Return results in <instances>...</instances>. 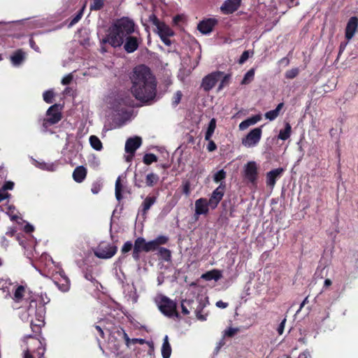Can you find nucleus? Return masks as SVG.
I'll return each instance as SVG.
<instances>
[{
  "label": "nucleus",
  "mask_w": 358,
  "mask_h": 358,
  "mask_svg": "<svg viewBox=\"0 0 358 358\" xmlns=\"http://www.w3.org/2000/svg\"><path fill=\"white\" fill-rule=\"evenodd\" d=\"M131 92L143 102L152 100L156 95V80L150 69L145 65L136 66L131 76Z\"/></svg>",
  "instance_id": "1"
},
{
  "label": "nucleus",
  "mask_w": 358,
  "mask_h": 358,
  "mask_svg": "<svg viewBox=\"0 0 358 358\" xmlns=\"http://www.w3.org/2000/svg\"><path fill=\"white\" fill-rule=\"evenodd\" d=\"M135 31V24L133 20L122 17L117 20L109 29L102 43H109L113 48L120 47L125 37Z\"/></svg>",
  "instance_id": "2"
},
{
  "label": "nucleus",
  "mask_w": 358,
  "mask_h": 358,
  "mask_svg": "<svg viewBox=\"0 0 358 358\" xmlns=\"http://www.w3.org/2000/svg\"><path fill=\"white\" fill-rule=\"evenodd\" d=\"M43 259L48 260L55 266V270L52 271V277L58 289L63 292H68L70 289L71 282L62 269L61 264L54 262L52 258L47 254L41 256V259Z\"/></svg>",
  "instance_id": "3"
},
{
  "label": "nucleus",
  "mask_w": 358,
  "mask_h": 358,
  "mask_svg": "<svg viewBox=\"0 0 358 358\" xmlns=\"http://www.w3.org/2000/svg\"><path fill=\"white\" fill-rule=\"evenodd\" d=\"M155 301L159 310L164 315L172 317H178L176 310V303L163 294H157L155 298Z\"/></svg>",
  "instance_id": "4"
},
{
  "label": "nucleus",
  "mask_w": 358,
  "mask_h": 358,
  "mask_svg": "<svg viewBox=\"0 0 358 358\" xmlns=\"http://www.w3.org/2000/svg\"><path fill=\"white\" fill-rule=\"evenodd\" d=\"M117 248L114 244L108 242H101L94 249L93 252L94 255L99 259H110L117 252Z\"/></svg>",
  "instance_id": "5"
},
{
  "label": "nucleus",
  "mask_w": 358,
  "mask_h": 358,
  "mask_svg": "<svg viewBox=\"0 0 358 358\" xmlns=\"http://www.w3.org/2000/svg\"><path fill=\"white\" fill-rule=\"evenodd\" d=\"M44 307L39 306L36 308V303L31 301L28 308V315L31 317V324L41 327L44 325Z\"/></svg>",
  "instance_id": "6"
},
{
  "label": "nucleus",
  "mask_w": 358,
  "mask_h": 358,
  "mask_svg": "<svg viewBox=\"0 0 358 358\" xmlns=\"http://www.w3.org/2000/svg\"><path fill=\"white\" fill-rule=\"evenodd\" d=\"M262 134L260 127L252 129L244 138H242V145L248 148H254L259 143Z\"/></svg>",
  "instance_id": "7"
},
{
  "label": "nucleus",
  "mask_w": 358,
  "mask_h": 358,
  "mask_svg": "<svg viewBox=\"0 0 358 358\" xmlns=\"http://www.w3.org/2000/svg\"><path fill=\"white\" fill-rule=\"evenodd\" d=\"M62 106L55 104L50 106L47 110V117L43 120V126L47 127L49 125L57 123L62 119Z\"/></svg>",
  "instance_id": "8"
},
{
  "label": "nucleus",
  "mask_w": 358,
  "mask_h": 358,
  "mask_svg": "<svg viewBox=\"0 0 358 358\" xmlns=\"http://www.w3.org/2000/svg\"><path fill=\"white\" fill-rule=\"evenodd\" d=\"M223 76V72L222 71H215L213 72L206 76H205L201 83V87L204 91L208 92L212 90L216 83L221 79Z\"/></svg>",
  "instance_id": "9"
},
{
  "label": "nucleus",
  "mask_w": 358,
  "mask_h": 358,
  "mask_svg": "<svg viewBox=\"0 0 358 358\" xmlns=\"http://www.w3.org/2000/svg\"><path fill=\"white\" fill-rule=\"evenodd\" d=\"M150 21L156 27L159 37L173 36V31L164 22L159 21L155 15L150 16Z\"/></svg>",
  "instance_id": "10"
},
{
  "label": "nucleus",
  "mask_w": 358,
  "mask_h": 358,
  "mask_svg": "<svg viewBox=\"0 0 358 358\" xmlns=\"http://www.w3.org/2000/svg\"><path fill=\"white\" fill-rule=\"evenodd\" d=\"M258 165L255 161L248 162L243 167L244 177L250 182L255 184L258 176Z\"/></svg>",
  "instance_id": "11"
},
{
  "label": "nucleus",
  "mask_w": 358,
  "mask_h": 358,
  "mask_svg": "<svg viewBox=\"0 0 358 358\" xmlns=\"http://www.w3.org/2000/svg\"><path fill=\"white\" fill-rule=\"evenodd\" d=\"M194 216L198 217L201 215H207L209 211L210 202L206 198H200L195 201Z\"/></svg>",
  "instance_id": "12"
},
{
  "label": "nucleus",
  "mask_w": 358,
  "mask_h": 358,
  "mask_svg": "<svg viewBox=\"0 0 358 358\" xmlns=\"http://www.w3.org/2000/svg\"><path fill=\"white\" fill-rule=\"evenodd\" d=\"M224 194V186L220 184L212 193L208 201L210 202V207L215 209L220 201L222 200Z\"/></svg>",
  "instance_id": "13"
},
{
  "label": "nucleus",
  "mask_w": 358,
  "mask_h": 358,
  "mask_svg": "<svg viewBox=\"0 0 358 358\" xmlns=\"http://www.w3.org/2000/svg\"><path fill=\"white\" fill-rule=\"evenodd\" d=\"M124 49L127 53H132L136 51L141 43V40L136 37L128 35L125 37L124 40Z\"/></svg>",
  "instance_id": "14"
},
{
  "label": "nucleus",
  "mask_w": 358,
  "mask_h": 358,
  "mask_svg": "<svg viewBox=\"0 0 358 358\" xmlns=\"http://www.w3.org/2000/svg\"><path fill=\"white\" fill-rule=\"evenodd\" d=\"M358 28V18L357 17H351L345 27V38L348 41L351 40L356 34Z\"/></svg>",
  "instance_id": "15"
},
{
  "label": "nucleus",
  "mask_w": 358,
  "mask_h": 358,
  "mask_svg": "<svg viewBox=\"0 0 358 358\" xmlns=\"http://www.w3.org/2000/svg\"><path fill=\"white\" fill-rule=\"evenodd\" d=\"M142 140L138 136L129 138L127 140L125 143V152L129 153L131 156L134 155L135 151L141 145Z\"/></svg>",
  "instance_id": "16"
},
{
  "label": "nucleus",
  "mask_w": 358,
  "mask_h": 358,
  "mask_svg": "<svg viewBox=\"0 0 358 358\" xmlns=\"http://www.w3.org/2000/svg\"><path fill=\"white\" fill-rule=\"evenodd\" d=\"M284 172V169L278 168L266 173V185L270 187L271 189L275 186L276 180L280 178L282 173Z\"/></svg>",
  "instance_id": "17"
},
{
  "label": "nucleus",
  "mask_w": 358,
  "mask_h": 358,
  "mask_svg": "<svg viewBox=\"0 0 358 358\" xmlns=\"http://www.w3.org/2000/svg\"><path fill=\"white\" fill-rule=\"evenodd\" d=\"M146 241L143 237L137 238L134 244V250L132 253L133 258L135 260H138L140 257V253L141 252H145Z\"/></svg>",
  "instance_id": "18"
},
{
  "label": "nucleus",
  "mask_w": 358,
  "mask_h": 358,
  "mask_svg": "<svg viewBox=\"0 0 358 358\" xmlns=\"http://www.w3.org/2000/svg\"><path fill=\"white\" fill-rule=\"evenodd\" d=\"M241 0H227L221 6L220 10L224 14H230L240 6Z\"/></svg>",
  "instance_id": "19"
},
{
  "label": "nucleus",
  "mask_w": 358,
  "mask_h": 358,
  "mask_svg": "<svg viewBox=\"0 0 358 358\" xmlns=\"http://www.w3.org/2000/svg\"><path fill=\"white\" fill-rule=\"evenodd\" d=\"M217 20L215 18H209L205 20L201 21L198 24V29L199 31L203 34H208L210 33L213 30V28L214 26L217 24Z\"/></svg>",
  "instance_id": "20"
},
{
  "label": "nucleus",
  "mask_w": 358,
  "mask_h": 358,
  "mask_svg": "<svg viewBox=\"0 0 358 358\" xmlns=\"http://www.w3.org/2000/svg\"><path fill=\"white\" fill-rule=\"evenodd\" d=\"M261 120L262 116L260 115H256L241 122L238 125V128L241 131L245 130L249 127L254 125L258 122H259Z\"/></svg>",
  "instance_id": "21"
},
{
  "label": "nucleus",
  "mask_w": 358,
  "mask_h": 358,
  "mask_svg": "<svg viewBox=\"0 0 358 358\" xmlns=\"http://www.w3.org/2000/svg\"><path fill=\"white\" fill-rule=\"evenodd\" d=\"M87 175V170L83 166H80L75 169L73 173V180L77 182H81L84 180Z\"/></svg>",
  "instance_id": "22"
},
{
  "label": "nucleus",
  "mask_w": 358,
  "mask_h": 358,
  "mask_svg": "<svg viewBox=\"0 0 358 358\" xmlns=\"http://www.w3.org/2000/svg\"><path fill=\"white\" fill-rule=\"evenodd\" d=\"M25 293L26 287L23 285H18L15 289L12 299L14 301V302L20 303L23 301Z\"/></svg>",
  "instance_id": "23"
},
{
  "label": "nucleus",
  "mask_w": 358,
  "mask_h": 358,
  "mask_svg": "<svg viewBox=\"0 0 358 358\" xmlns=\"http://www.w3.org/2000/svg\"><path fill=\"white\" fill-rule=\"evenodd\" d=\"M161 351L163 358H170L171 355V347L169 342V337L167 335L164 338Z\"/></svg>",
  "instance_id": "24"
},
{
  "label": "nucleus",
  "mask_w": 358,
  "mask_h": 358,
  "mask_svg": "<svg viewBox=\"0 0 358 358\" xmlns=\"http://www.w3.org/2000/svg\"><path fill=\"white\" fill-rule=\"evenodd\" d=\"M0 208L2 211L5 212L12 220H18L17 212L16 211L14 206H12L8 204H6L4 206H0Z\"/></svg>",
  "instance_id": "25"
},
{
  "label": "nucleus",
  "mask_w": 358,
  "mask_h": 358,
  "mask_svg": "<svg viewBox=\"0 0 358 358\" xmlns=\"http://www.w3.org/2000/svg\"><path fill=\"white\" fill-rule=\"evenodd\" d=\"M24 59V53L22 50H17L11 57L10 60L13 66H17L22 64Z\"/></svg>",
  "instance_id": "26"
},
{
  "label": "nucleus",
  "mask_w": 358,
  "mask_h": 358,
  "mask_svg": "<svg viewBox=\"0 0 358 358\" xmlns=\"http://www.w3.org/2000/svg\"><path fill=\"white\" fill-rule=\"evenodd\" d=\"M222 277V274L220 271L217 270H212L210 271L206 272V273H203L201 275V278L206 280H218Z\"/></svg>",
  "instance_id": "27"
},
{
  "label": "nucleus",
  "mask_w": 358,
  "mask_h": 358,
  "mask_svg": "<svg viewBox=\"0 0 358 358\" xmlns=\"http://www.w3.org/2000/svg\"><path fill=\"white\" fill-rule=\"evenodd\" d=\"M34 164L38 168L48 171H55L57 169V165L55 163L36 161Z\"/></svg>",
  "instance_id": "28"
},
{
  "label": "nucleus",
  "mask_w": 358,
  "mask_h": 358,
  "mask_svg": "<svg viewBox=\"0 0 358 358\" xmlns=\"http://www.w3.org/2000/svg\"><path fill=\"white\" fill-rule=\"evenodd\" d=\"M283 107V103H280L275 109L268 111L265 113V117L271 121L274 120L280 114V111Z\"/></svg>",
  "instance_id": "29"
},
{
  "label": "nucleus",
  "mask_w": 358,
  "mask_h": 358,
  "mask_svg": "<svg viewBox=\"0 0 358 358\" xmlns=\"http://www.w3.org/2000/svg\"><path fill=\"white\" fill-rule=\"evenodd\" d=\"M156 198L153 196H148L145 199L142 203V211L145 215L147 211L150 208V207L155 203Z\"/></svg>",
  "instance_id": "30"
},
{
  "label": "nucleus",
  "mask_w": 358,
  "mask_h": 358,
  "mask_svg": "<svg viewBox=\"0 0 358 358\" xmlns=\"http://www.w3.org/2000/svg\"><path fill=\"white\" fill-rule=\"evenodd\" d=\"M292 127L289 123L285 124V128L279 132L278 138L282 141L288 139L291 135Z\"/></svg>",
  "instance_id": "31"
},
{
  "label": "nucleus",
  "mask_w": 358,
  "mask_h": 358,
  "mask_svg": "<svg viewBox=\"0 0 358 358\" xmlns=\"http://www.w3.org/2000/svg\"><path fill=\"white\" fill-rule=\"evenodd\" d=\"M215 127H216V120H215V119L213 118L210 121L207 131L206 132L205 139L206 141H210V139L211 138V137L215 131Z\"/></svg>",
  "instance_id": "32"
},
{
  "label": "nucleus",
  "mask_w": 358,
  "mask_h": 358,
  "mask_svg": "<svg viewBox=\"0 0 358 358\" xmlns=\"http://www.w3.org/2000/svg\"><path fill=\"white\" fill-rule=\"evenodd\" d=\"M90 143L92 148H94V150L97 151H100L102 150V143L97 136H91L90 137Z\"/></svg>",
  "instance_id": "33"
},
{
  "label": "nucleus",
  "mask_w": 358,
  "mask_h": 358,
  "mask_svg": "<svg viewBox=\"0 0 358 358\" xmlns=\"http://www.w3.org/2000/svg\"><path fill=\"white\" fill-rule=\"evenodd\" d=\"M158 255L162 259L166 262H170L171 259V251L165 248H158Z\"/></svg>",
  "instance_id": "34"
},
{
  "label": "nucleus",
  "mask_w": 358,
  "mask_h": 358,
  "mask_svg": "<svg viewBox=\"0 0 358 358\" xmlns=\"http://www.w3.org/2000/svg\"><path fill=\"white\" fill-rule=\"evenodd\" d=\"M159 180V176L153 173H149L147 175L145 178L146 185L149 187H152L155 185Z\"/></svg>",
  "instance_id": "35"
},
{
  "label": "nucleus",
  "mask_w": 358,
  "mask_h": 358,
  "mask_svg": "<svg viewBox=\"0 0 358 358\" xmlns=\"http://www.w3.org/2000/svg\"><path fill=\"white\" fill-rule=\"evenodd\" d=\"M254 77H255V69H251L245 74V76L241 81V84L242 85H248V84L250 83L253 80Z\"/></svg>",
  "instance_id": "36"
},
{
  "label": "nucleus",
  "mask_w": 358,
  "mask_h": 358,
  "mask_svg": "<svg viewBox=\"0 0 358 358\" xmlns=\"http://www.w3.org/2000/svg\"><path fill=\"white\" fill-rule=\"evenodd\" d=\"M11 286V282L7 279H1L0 280V289H2L3 292H7V294L6 297L8 296H10L9 292V287Z\"/></svg>",
  "instance_id": "37"
},
{
  "label": "nucleus",
  "mask_w": 358,
  "mask_h": 358,
  "mask_svg": "<svg viewBox=\"0 0 358 358\" xmlns=\"http://www.w3.org/2000/svg\"><path fill=\"white\" fill-rule=\"evenodd\" d=\"M231 76L229 74H224L220 79V83L217 87V92H220L225 86L228 85Z\"/></svg>",
  "instance_id": "38"
},
{
  "label": "nucleus",
  "mask_w": 358,
  "mask_h": 358,
  "mask_svg": "<svg viewBox=\"0 0 358 358\" xmlns=\"http://www.w3.org/2000/svg\"><path fill=\"white\" fill-rule=\"evenodd\" d=\"M122 185L120 183V177H118L115 182V197L118 201H120L122 199Z\"/></svg>",
  "instance_id": "39"
},
{
  "label": "nucleus",
  "mask_w": 358,
  "mask_h": 358,
  "mask_svg": "<svg viewBox=\"0 0 358 358\" xmlns=\"http://www.w3.org/2000/svg\"><path fill=\"white\" fill-rule=\"evenodd\" d=\"M157 161V156L152 153L145 154L143 157V162L147 165H150L152 163L155 162Z\"/></svg>",
  "instance_id": "40"
},
{
  "label": "nucleus",
  "mask_w": 358,
  "mask_h": 358,
  "mask_svg": "<svg viewBox=\"0 0 358 358\" xmlns=\"http://www.w3.org/2000/svg\"><path fill=\"white\" fill-rule=\"evenodd\" d=\"M31 339V345H38V354L40 356H42L44 352V348L41 346V343L38 339L34 338L31 337H29Z\"/></svg>",
  "instance_id": "41"
},
{
  "label": "nucleus",
  "mask_w": 358,
  "mask_h": 358,
  "mask_svg": "<svg viewBox=\"0 0 358 358\" xmlns=\"http://www.w3.org/2000/svg\"><path fill=\"white\" fill-rule=\"evenodd\" d=\"M240 329L238 327H229L224 331L223 336L224 337H232L239 332Z\"/></svg>",
  "instance_id": "42"
},
{
  "label": "nucleus",
  "mask_w": 358,
  "mask_h": 358,
  "mask_svg": "<svg viewBox=\"0 0 358 358\" xmlns=\"http://www.w3.org/2000/svg\"><path fill=\"white\" fill-rule=\"evenodd\" d=\"M226 178V172L224 170H220L214 174L213 180L215 182H219Z\"/></svg>",
  "instance_id": "43"
},
{
  "label": "nucleus",
  "mask_w": 358,
  "mask_h": 358,
  "mask_svg": "<svg viewBox=\"0 0 358 358\" xmlns=\"http://www.w3.org/2000/svg\"><path fill=\"white\" fill-rule=\"evenodd\" d=\"M117 333L120 336H122L124 339L127 347H129L132 344L131 339L129 338L128 335L123 329L117 330Z\"/></svg>",
  "instance_id": "44"
},
{
  "label": "nucleus",
  "mask_w": 358,
  "mask_h": 358,
  "mask_svg": "<svg viewBox=\"0 0 358 358\" xmlns=\"http://www.w3.org/2000/svg\"><path fill=\"white\" fill-rule=\"evenodd\" d=\"M53 96H54V93L52 90L45 91L43 94V100L46 103H50L52 102Z\"/></svg>",
  "instance_id": "45"
},
{
  "label": "nucleus",
  "mask_w": 358,
  "mask_h": 358,
  "mask_svg": "<svg viewBox=\"0 0 358 358\" xmlns=\"http://www.w3.org/2000/svg\"><path fill=\"white\" fill-rule=\"evenodd\" d=\"M299 72L298 68L292 69L286 71L285 77L288 79L294 78L299 74Z\"/></svg>",
  "instance_id": "46"
},
{
  "label": "nucleus",
  "mask_w": 358,
  "mask_h": 358,
  "mask_svg": "<svg viewBox=\"0 0 358 358\" xmlns=\"http://www.w3.org/2000/svg\"><path fill=\"white\" fill-rule=\"evenodd\" d=\"M145 246V252H149L150 251H154L158 249L154 240L148 242L146 241Z\"/></svg>",
  "instance_id": "47"
},
{
  "label": "nucleus",
  "mask_w": 358,
  "mask_h": 358,
  "mask_svg": "<svg viewBox=\"0 0 358 358\" xmlns=\"http://www.w3.org/2000/svg\"><path fill=\"white\" fill-rule=\"evenodd\" d=\"M108 348L111 350L113 353H114L116 355H119V349H120V344L119 343H113V341L108 342Z\"/></svg>",
  "instance_id": "48"
},
{
  "label": "nucleus",
  "mask_w": 358,
  "mask_h": 358,
  "mask_svg": "<svg viewBox=\"0 0 358 358\" xmlns=\"http://www.w3.org/2000/svg\"><path fill=\"white\" fill-rule=\"evenodd\" d=\"M103 5V0H93L92 3L90 5L91 10H99Z\"/></svg>",
  "instance_id": "49"
},
{
  "label": "nucleus",
  "mask_w": 358,
  "mask_h": 358,
  "mask_svg": "<svg viewBox=\"0 0 358 358\" xmlns=\"http://www.w3.org/2000/svg\"><path fill=\"white\" fill-rule=\"evenodd\" d=\"M168 240V237L165 236H159L157 237L155 239H154L158 248H159V245L166 244Z\"/></svg>",
  "instance_id": "50"
},
{
  "label": "nucleus",
  "mask_w": 358,
  "mask_h": 358,
  "mask_svg": "<svg viewBox=\"0 0 358 358\" xmlns=\"http://www.w3.org/2000/svg\"><path fill=\"white\" fill-rule=\"evenodd\" d=\"M89 164L90 167L93 169H97L100 166V160L99 158L93 156L90 160H89Z\"/></svg>",
  "instance_id": "51"
},
{
  "label": "nucleus",
  "mask_w": 358,
  "mask_h": 358,
  "mask_svg": "<svg viewBox=\"0 0 358 358\" xmlns=\"http://www.w3.org/2000/svg\"><path fill=\"white\" fill-rule=\"evenodd\" d=\"M182 96V92L180 91H177L173 97V101H172L173 105L177 106L180 102Z\"/></svg>",
  "instance_id": "52"
},
{
  "label": "nucleus",
  "mask_w": 358,
  "mask_h": 358,
  "mask_svg": "<svg viewBox=\"0 0 358 358\" xmlns=\"http://www.w3.org/2000/svg\"><path fill=\"white\" fill-rule=\"evenodd\" d=\"M132 247H134L133 243L131 241H127L124 243L121 251L122 253L128 252L132 249Z\"/></svg>",
  "instance_id": "53"
},
{
  "label": "nucleus",
  "mask_w": 358,
  "mask_h": 358,
  "mask_svg": "<svg viewBox=\"0 0 358 358\" xmlns=\"http://www.w3.org/2000/svg\"><path fill=\"white\" fill-rule=\"evenodd\" d=\"M84 7L78 12V14L72 19L71 21L69 26H73L75 24H76L82 17L83 15V11Z\"/></svg>",
  "instance_id": "54"
},
{
  "label": "nucleus",
  "mask_w": 358,
  "mask_h": 358,
  "mask_svg": "<svg viewBox=\"0 0 358 358\" xmlns=\"http://www.w3.org/2000/svg\"><path fill=\"white\" fill-rule=\"evenodd\" d=\"M101 189V184L96 182L92 185L91 190L93 194H96L100 192Z\"/></svg>",
  "instance_id": "55"
},
{
  "label": "nucleus",
  "mask_w": 358,
  "mask_h": 358,
  "mask_svg": "<svg viewBox=\"0 0 358 358\" xmlns=\"http://www.w3.org/2000/svg\"><path fill=\"white\" fill-rule=\"evenodd\" d=\"M73 79V76L71 74L66 75L62 80V83L64 85L69 84Z\"/></svg>",
  "instance_id": "56"
},
{
  "label": "nucleus",
  "mask_w": 358,
  "mask_h": 358,
  "mask_svg": "<svg viewBox=\"0 0 358 358\" xmlns=\"http://www.w3.org/2000/svg\"><path fill=\"white\" fill-rule=\"evenodd\" d=\"M249 58V52L244 51L239 59V63L243 64Z\"/></svg>",
  "instance_id": "57"
},
{
  "label": "nucleus",
  "mask_w": 358,
  "mask_h": 358,
  "mask_svg": "<svg viewBox=\"0 0 358 358\" xmlns=\"http://www.w3.org/2000/svg\"><path fill=\"white\" fill-rule=\"evenodd\" d=\"M285 323H286V319L285 318L284 320H282V321L280 322L279 327H278L277 331L280 335H282L284 331Z\"/></svg>",
  "instance_id": "58"
},
{
  "label": "nucleus",
  "mask_w": 358,
  "mask_h": 358,
  "mask_svg": "<svg viewBox=\"0 0 358 358\" xmlns=\"http://www.w3.org/2000/svg\"><path fill=\"white\" fill-rule=\"evenodd\" d=\"M13 187H14V183L13 182L8 181V182H5V184L3 185L2 188L3 189V190L6 191V190L13 189Z\"/></svg>",
  "instance_id": "59"
},
{
  "label": "nucleus",
  "mask_w": 358,
  "mask_h": 358,
  "mask_svg": "<svg viewBox=\"0 0 358 358\" xmlns=\"http://www.w3.org/2000/svg\"><path fill=\"white\" fill-rule=\"evenodd\" d=\"M8 196V194L2 187L0 188V201L7 199Z\"/></svg>",
  "instance_id": "60"
},
{
  "label": "nucleus",
  "mask_w": 358,
  "mask_h": 358,
  "mask_svg": "<svg viewBox=\"0 0 358 358\" xmlns=\"http://www.w3.org/2000/svg\"><path fill=\"white\" fill-rule=\"evenodd\" d=\"M209 143L207 146V149L209 152L214 151L216 149V145L213 141H208Z\"/></svg>",
  "instance_id": "61"
},
{
  "label": "nucleus",
  "mask_w": 358,
  "mask_h": 358,
  "mask_svg": "<svg viewBox=\"0 0 358 358\" xmlns=\"http://www.w3.org/2000/svg\"><path fill=\"white\" fill-rule=\"evenodd\" d=\"M31 352L32 349L31 348H28L24 352V358H34Z\"/></svg>",
  "instance_id": "62"
},
{
  "label": "nucleus",
  "mask_w": 358,
  "mask_h": 358,
  "mask_svg": "<svg viewBox=\"0 0 358 358\" xmlns=\"http://www.w3.org/2000/svg\"><path fill=\"white\" fill-rule=\"evenodd\" d=\"M183 192L184 194H185L187 196H188L190 193V187H189V184L188 182H186L184 185H183Z\"/></svg>",
  "instance_id": "63"
},
{
  "label": "nucleus",
  "mask_w": 358,
  "mask_h": 358,
  "mask_svg": "<svg viewBox=\"0 0 358 358\" xmlns=\"http://www.w3.org/2000/svg\"><path fill=\"white\" fill-rule=\"evenodd\" d=\"M298 358H310V352L308 351H304L299 355Z\"/></svg>",
  "instance_id": "64"
}]
</instances>
